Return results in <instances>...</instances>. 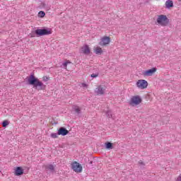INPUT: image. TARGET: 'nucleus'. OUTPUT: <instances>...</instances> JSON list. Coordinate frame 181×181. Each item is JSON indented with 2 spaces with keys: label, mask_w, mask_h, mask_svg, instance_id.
I'll list each match as a JSON object with an SVG mask.
<instances>
[{
  "label": "nucleus",
  "mask_w": 181,
  "mask_h": 181,
  "mask_svg": "<svg viewBox=\"0 0 181 181\" xmlns=\"http://www.w3.org/2000/svg\"><path fill=\"white\" fill-rule=\"evenodd\" d=\"M157 23L160 26H168L169 25V18L165 15H159L157 18Z\"/></svg>",
  "instance_id": "obj_2"
},
{
  "label": "nucleus",
  "mask_w": 181,
  "mask_h": 181,
  "mask_svg": "<svg viewBox=\"0 0 181 181\" xmlns=\"http://www.w3.org/2000/svg\"><path fill=\"white\" fill-rule=\"evenodd\" d=\"M71 168L74 172H76V173H80V172H82L83 170V167H81V165L77 161H74L71 163Z\"/></svg>",
  "instance_id": "obj_5"
},
{
  "label": "nucleus",
  "mask_w": 181,
  "mask_h": 181,
  "mask_svg": "<svg viewBox=\"0 0 181 181\" xmlns=\"http://www.w3.org/2000/svg\"><path fill=\"white\" fill-rule=\"evenodd\" d=\"M165 8L167 9H170V8H173V1H172V0H167L165 1Z\"/></svg>",
  "instance_id": "obj_14"
},
{
  "label": "nucleus",
  "mask_w": 181,
  "mask_h": 181,
  "mask_svg": "<svg viewBox=\"0 0 181 181\" xmlns=\"http://www.w3.org/2000/svg\"><path fill=\"white\" fill-rule=\"evenodd\" d=\"M72 110L78 115V114H81V109L77 106V105H74L72 107Z\"/></svg>",
  "instance_id": "obj_15"
},
{
  "label": "nucleus",
  "mask_w": 181,
  "mask_h": 181,
  "mask_svg": "<svg viewBox=\"0 0 181 181\" xmlns=\"http://www.w3.org/2000/svg\"><path fill=\"white\" fill-rule=\"evenodd\" d=\"M51 138L56 139V138H59V132L57 133H52Z\"/></svg>",
  "instance_id": "obj_20"
},
{
  "label": "nucleus",
  "mask_w": 181,
  "mask_h": 181,
  "mask_svg": "<svg viewBox=\"0 0 181 181\" xmlns=\"http://www.w3.org/2000/svg\"><path fill=\"white\" fill-rule=\"evenodd\" d=\"M106 115L107 118H112V112H111V110H107L106 112Z\"/></svg>",
  "instance_id": "obj_19"
},
{
  "label": "nucleus",
  "mask_w": 181,
  "mask_h": 181,
  "mask_svg": "<svg viewBox=\"0 0 181 181\" xmlns=\"http://www.w3.org/2000/svg\"><path fill=\"white\" fill-rule=\"evenodd\" d=\"M23 174V169H22V167H17L15 170V175L22 176Z\"/></svg>",
  "instance_id": "obj_12"
},
{
  "label": "nucleus",
  "mask_w": 181,
  "mask_h": 181,
  "mask_svg": "<svg viewBox=\"0 0 181 181\" xmlns=\"http://www.w3.org/2000/svg\"><path fill=\"white\" fill-rule=\"evenodd\" d=\"M142 103V98L139 95L132 96L129 101V105H132V107L135 105H139Z\"/></svg>",
  "instance_id": "obj_3"
},
{
  "label": "nucleus",
  "mask_w": 181,
  "mask_h": 181,
  "mask_svg": "<svg viewBox=\"0 0 181 181\" xmlns=\"http://www.w3.org/2000/svg\"><path fill=\"white\" fill-rule=\"evenodd\" d=\"M180 2L181 1V0H178Z\"/></svg>",
  "instance_id": "obj_28"
},
{
  "label": "nucleus",
  "mask_w": 181,
  "mask_h": 181,
  "mask_svg": "<svg viewBox=\"0 0 181 181\" xmlns=\"http://www.w3.org/2000/svg\"><path fill=\"white\" fill-rule=\"evenodd\" d=\"M42 80L44 81H49V78L47 76H44V77H42Z\"/></svg>",
  "instance_id": "obj_25"
},
{
  "label": "nucleus",
  "mask_w": 181,
  "mask_h": 181,
  "mask_svg": "<svg viewBox=\"0 0 181 181\" xmlns=\"http://www.w3.org/2000/svg\"><path fill=\"white\" fill-rule=\"evenodd\" d=\"M45 15L46 13L43 11H41L38 13V16H40V18H45Z\"/></svg>",
  "instance_id": "obj_21"
},
{
  "label": "nucleus",
  "mask_w": 181,
  "mask_h": 181,
  "mask_svg": "<svg viewBox=\"0 0 181 181\" xmlns=\"http://www.w3.org/2000/svg\"><path fill=\"white\" fill-rule=\"evenodd\" d=\"M81 53H83V54H85L86 56H88V54L91 53V49L88 45H85L81 48Z\"/></svg>",
  "instance_id": "obj_7"
},
{
  "label": "nucleus",
  "mask_w": 181,
  "mask_h": 181,
  "mask_svg": "<svg viewBox=\"0 0 181 181\" xmlns=\"http://www.w3.org/2000/svg\"><path fill=\"white\" fill-rule=\"evenodd\" d=\"M95 94L97 95H103L105 93V87L103 86H99L98 88H95Z\"/></svg>",
  "instance_id": "obj_9"
},
{
  "label": "nucleus",
  "mask_w": 181,
  "mask_h": 181,
  "mask_svg": "<svg viewBox=\"0 0 181 181\" xmlns=\"http://www.w3.org/2000/svg\"><path fill=\"white\" fill-rule=\"evenodd\" d=\"M28 81L30 86H33V88H37V90H45L46 88V85L43 84L37 78H35L33 74L30 76Z\"/></svg>",
  "instance_id": "obj_1"
},
{
  "label": "nucleus",
  "mask_w": 181,
  "mask_h": 181,
  "mask_svg": "<svg viewBox=\"0 0 181 181\" xmlns=\"http://www.w3.org/2000/svg\"><path fill=\"white\" fill-rule=\"evenodd\" d=\"M8 124H9V122H8V121H6V120H5L2 122V125L4 127H6Z\"/></svg>",
  "instance_id": "obj_23"
},
{
  "label": "nucleus",
  "mask_w": 181,
  "mask_h": 181,
  "mask_svg": "<svg viewBox=\"0 0 181 181\" xmlns=\"http://www.w3.org/2000/svg\"><path fill=\"white\" fill-rule=\"evenodd\" d=\"M98 75H99L98 72H96L95 74H92L90 75V77H92L93 78H95L98 77Z\"/></svg>",
  "instance_id": "obj_22"
},
{
  "label": "nucleus",
  "mask_w": 181,
  "mask_h": 181,
  "mask_svg": "<svg viewBox=\"0 0 181 181\" xmlns=\"http://www.w3.org/2000/svg\"><path fill=\"white\" fill-rule=\"evenodd\" d=\"M105 148L106 149H112V143L111 142L105 143Z\"/></svg>",
  "instance_id": "obj_17"
},
{
  "label": "nucleus",
  "mask_w": 181,
  "mask_h": 181,
  "mask_svg": "<svg viewBox=\"0 0 181 181\" xmlns=\"http://www.w3.org/2000/svg\"><path fill=\"white\" fill-rule=\"evenodd\" d=\"M82 86H83V87H87V84H86V83H83Z\"/></svg>",
  "instance_id": "obj_26"
},
{
  "label": "nucleus",
  "mask_w": 181,
  "mask_h": 181,
  "mask_svg": "<svg viewBox=\"0 0 181 181\" xmlns=\"http://www.w3.org/2000/svg\"><path fill=\"white\" fill-rule=\"evenodd\" d=\"M69 134V130L64 127H60L58 129V134L62 135V136H66Z\"/></svg>",
  "instance_id": "obj_11"
},
{
  "label": "nucleus",
  "mask_w": 181,
  "mask_h": 181,
  "mask_svg": "<svg viewBox=\"0 0 181 181\" xmlns=\"http://www.w3.org/2000/svg\"><path fill=\"white\" fill-rule=\"evenodd\" d=\"M45 169L47 172L53 173L54 172V165L52 164L47 165L45 166Z\"/></svg>",
  "instance_id": "obj_13"
},
{
  "label": "nucleus",
  "mask_w": 181,
  "mask_h": 181,
  "mask_svg": "<svg viewBox=\"0 0 181 181\" xmlns=\"http://www.w3.org/2000/svg\"><path fill=\"white\" fill-rule=\"evenodd\" d=\"M110 42H111V40L109 37H104L101 39V41L100 42V46H105V45H110Z\"/></svg>",
  "instance_id": "obj_10"
},
{
  "label": "nucleus",
  "mask_w": 181,
  "mask_h": 181,
  "mask_svg": "<svg viewBox=\"0 0 181 181\" xmlns=\"http://www.w3.org/2000/svg\"><path fill=\"white\" fill-rule=\"evenodd\" d=\"M103 52V49L100 47H97L95 50V52L96 54H101V52Z\"/></svg>",
  "instance_id": "obj_18"
},
{
  "label": "nucleus",
  "mask_w": 181,
  "mask_h": 181,
  "mask_svg": "<svg viewBox=\"0 0 181 181\" xmlns=\"http://www.w3.org/2000/svg\"><path fill=\"white\" fill-rule=\"evenodd\" d=\"M156 70L157 69L155 67L151 69H148L143 73V75L146 77H151V76H153L154 73H156Z\"/></svg>",
  "instance_id": "obj_8"
},
{
  "label": "nucleus",
  "mask_w": 181,
  "mask_h": 181,
  "mask_svg": "<svg viewBox=\"0 0 181 181\" xmlns=\"http://www.w3.org/2000/svg\"><path fill=\"white\" fill-rule=\"evenodd\" d=\"M70 61H66L64 63H62V64L61 65V67H62V69H67V64H70Z\"/></svg>",
  "instance_id": "obj_16"
},
{
  "label": "nucleus",
  "mask_w": 181,
  "mask_h": 181,
  "mask_svg": "<svg viewBox=\"0 0 181 181\" xmlns=\"http://www.w3.org/2000/svg\"><path fill=\"white\" fill-rule=\"evenodd\" d=\"M90 165H93V161L89 162Z\"/></svg>",
  "instance_id": "obj_27"
},
{
  "label": "nucleus",
  "mask_w": 181,
  "mask_h": 181,
  "mask_svg": "<svg viewBox=\"0 0 181 181\" xmlns=\"http://www.w3.org/2000/svg\"><path fill=\"white\" fill-rule=\"evenodd\" d=\"M136 86L139 87V88H146V87H148V81L144 79L139 80L136 82Z\"/></svg>",
  "instance_id": "obj_6"
},
{
  "label": "nucleus",
  "mask_w": 181,
  "mask_h": 181,
  "mask_svg": "<svg viewBox=\"0 0 181 181\" xmlns=\"http://www.w3.org/2000/svg\"><path fill=\"white\" fill-rule=\"evenodd\" d=\"M35 33L37 34V36H45L52 35V30L50 28L37 29L35 30Z\"/></svg>",
  "instance_id": "obj_4"
},
{
  "label": "nucleus",
  "mask_w": 181,
  "mask_h": 181,
  "mask_svg": "<svg viewBox=\"0 0 181 181\" xmlns=\"http://www.w3.org/2000/svg\"><path fill=\"white\" fill-rule=\"evenodd\" d=\"M139 165H140V166H141V168H144V166H145V163H144V161H142L141 160H140L139 161Z\"/></svg>",
  "instance_id": "obj_24"
}]
</instances>
